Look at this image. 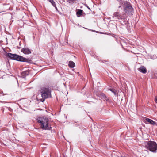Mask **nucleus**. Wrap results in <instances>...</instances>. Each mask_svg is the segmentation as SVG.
<instances>
[{
    "mask_svg": "<svg viewBox=\"0 0 157 157\" xmlns=\"http://www.w3.org/2000/svg\"><path fill=\"white\" fill-rule=\"evenodd\" d=\"M99 97L101 98L104 99L106 100H107L106 96L103 93H101L100 94V96H99Z\"/></svg>",
    "mask_w": 157,
    "mask_h": 157,
    "instance_id": "nucleus-12",
    "label": "nucleus"
},
{
    "mask_svg": "<svg viewBox=\"0 0 157 157\" xmlns=\"http://www.w3.org/2000/svg\"><path fill=\"white\" fill-rule=\"evenodd\" d=\"M31 50L27 48H25L21 49V52L25 54H29L31 53Z\"/></svg>",
    "mask_w": 157,
    "mask_h": 157,
    "instance_id": "nucleus-6",
    "label": "nucleus"
},
{
    "mask_svg": "<svg viewBox=\"0 0 157 157\" xmlns=\"http://www.w3.org/2000/svg\"><path fill=\"white\" fill-rule=\"evenodd\" d=\"M146 120L151 124L154 125L155 124V122L150 119L146 118Z\"/></svg>",
    "mask_w": 157,
    "mask_h": 157,
    "instance_id": "nucleus-10",
    "label": "nucleus"
},
{
    "mask_svg": "<svg viewBox=\"0 0 157 157\" xmlns=\"http://www.w3.org/2000/svg\"><path fill=\"white\" fill-rule=\"evenodd\" d=\"M109 90L110 91H111L112 93H114L115 95H116V94L117 91L115 89H109Z\"/></svg>",
    "mask_w": 157,
    "mask_h": 157,
    "instance_id": "nucleus-14",
    "label": "nucleus"
},
{
    "mask_svg": "<svg viewBox=\"0 0 157 157\" xmlns=\"http://www.w3.org/2000/svg\"><path fill=\"white\" fill-rule=\"evenodd\" d=\"M75 65V63L71 61H70L69 62L68 65L70 67L73 68L74 67Z\"/></svg>",
    "mask_w": 157,
    "mask_h": 157,
    "instance_id": "nucleus-11",
    "label": "nucleus"
},
{
    "mask_svg": "<svg viewBox=\"0 0 157 157\" xmlns=\"http://www.w3.org/2000/svg\"><path fill=\"white\" fill-rule=\"evenodd\" d=\"M138 71L144 74L146 73L147 72V70L145 67L144 66H141L138 69Z\"/></svg>",
    "mask_w": 157,
    "mask_h": 157,
    "instance_id": "nucleus-7",
    "label": "nucleus"
},
{
    "mask_svg": "<svg viewBox=\"0 0 157 157\" xmlns=\"http://www.w3.org/2000/svg\"><path fill=\"white\" fill-rule=\"evenodd\" d=\"M78 124H74V126H77V125H78Z\"/></svg>",
    "mask_w": 157,
    "mask_h": 157,
    "instance_id": "nucleus-18",
    "label": "nucleus"
},
{
    "mask_svg": "<svg viewBox=\"0 0 157 157\" xmlns=\"http://www.w3.org/2000/svg\"><path fill=\"white\" fill-rule=\"evenodd\" d=\"M121 5L124 8V11L125 13L121 14V13L119 12H114L113 15V17H115L118 20H121L120 22L121 25H125L127 26L129 24L127 20V16L126 13L132 15L133 13V8L131 6L130 3L127 1H123L121 2Z\"/></svg>",
    "mask_w": 157,
    "mask_h": 157,
    "instance_id": "nucleus-1",
    "label": "nucleus"
},
{
    "mask_svg": "<svg viewBox=\"0 0 157 157\" xmlns=\"http://www.w3.org/2000/svg\"><path fill=\"white\" fill-rule=\"evenodd\" d=\"M49 2H50L51 4L52 5L55 7L56 10L57 11L58 10V9L56 7V6L55 2L53 0H48Z\"/></svg>",
    "mask_w": 157,
    "mask_h": 157,
    "instance_id": "nucleus-9",
    "label": "nucleus"
},
{
    "mask_svg": "<svg viewBox=\"0 0 157 157\" xmlns=\"http://www.w3.org/2000/svg\"><path fill=\"white\" fill-rule=\"evenodd\" d=\"M29 72L28 71H26L22 72L21 73V75L23 78H25L26 76L28 75L29 74Z\"/></svg>",
    "mask_w": 157,
    "mask_h": 157,
    "instance_id": "nucleus-8",
    "label": "nucleus"
},
{
    "mask_svg": "<svg viewBox=\"0 0 157 157\" xmlns=\"http://www.w3.org/2000/svg\"><path fill=\"white\" fill-rule=\"evenodd\" d=\"M151 59H156V56H153V57L151 56Z\"/></svg>",
    "mask_w": 157,
    "mask_h": 157,
    "instance_id": "nucleus-16",
    "label": "nucleus"
},
{
    "mask_svg": "<svg viewBox=\"0 0 157 157\" xmlns=\"http://www.w3.org/2000/svg\"><path fill=\"white\" fill-rule=\"evenodd\" d=\"M87 6V8H88V9H89L90 10V8L89 7V6Z\"/></svg>",
    "mask_w": 157,
    "mask_h": 157,
    "instance_id": "nucleus-19",
    "label": "nucleus"
},
{
    "mask_svg": "<svg viewBox=\"0 0 157 157\" xmlns=\"http://www.w3.org/2000/svg\"><path fill=\"white\" fill-rule=\"evenodd\" d=\"M7 56L11 59L19 61L27 62L29 61L28 59L27 58H24L21 56H19L16 54H12L10 53H7Z\"/></svg>",
    "mask_w": 157,
    "mask_h": 157,
    "instance_id": "nucleus-4",
    "label": "nucleus"
},
{
    "mask_svg": "<svg viewBox=\"0 0 157 157\" xmlns=\"http://www.w3.org/2000/svg\"><path fill=\"white\" fill-rule=\"evenodd\" d=\"M75 0H67V2L71 4H72Z\"/></svg>",
    "mask_w": 157,
    "mask_h": 157,
    "instance_id": "nucleus-15",
    "label": "nucleus"
},
{
    "mask_svg": "<svg viewBox=\"0 0 157 157\" xmlns=\"http://www.w3.org/2000/svg\"><path fill=\"white\" fill-rule=\"evenodd\" d=\"M155 101L156 103H157V96H156L155 98Z\"/></svg>",
    "mask_w": 157,
    "mask_h": 157,
    "instance_id": "nucleus-17",
    "label": "nucleus"
},
{
    "mask_svg": "<svg viewBox=\"0 0 157 157\" xmlns=\"http://www.w3.org/2000/svg\"><path fill=\"white\" fill-rule=\"evenodd\" d=\"M37 120L39 123H40L41 127L45 130H50L48 126V119L45 117H39Z\"/></svg>",
    "mask_w": 157,
    "mask_h": 157,
    "instance_id": "nucleus-3",
    "label": "nucleus"
},
{
    "mask_svg": "<svg viewBox=\"0 0 157 157\" xmlns=\"http://www.w3.org/2000/svg\"><path fill=\"white\" fill-rule=\"evenodd\" d=\"M83 12V10H79L77 12L76 14L77 15L78 17H79L81 15H82V13Z\"/></svg>",
    "mask_w": 157,
    "mask_h": 157,
    "instance_id": "nucleus-13",
    "label": "nucleus"
},
{
    "mask_svg": "<svg viewBox=\"0 0 157 157\" xmlns=\"http://www.w3.org/2000/svg\"><path fill=\"white\" fill-rule=\"evenodd\" d=\"M144 145L151 151L155 152L157 150V144L154 141H145L144 143Z\"/></svg>",
    "mask_w": 157,
    "mask_h": 157,
    "instance_id": "nucleus-2",
    "label": "nucleus"
},
{
    "mask_svg": "<svg viewBox=\"0 0 157 157\" xmlns=\"http://www.w3.org/2000/svg\"><path fill=\"white\" fill-rule=\"evenodd\" d=\"M41 97L42 99H40L41 102H44L45 99L51 97V94L50 91L48 89L43 88L41 89Z\"/></svg>",
    "mask_w": 157,
    "mask_h": 157,
    "instance_id": "nucleus-5",
    "label": "nucleus"
}]
</instances>
